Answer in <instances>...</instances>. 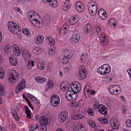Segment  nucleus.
Listing matches in <instances>:
<instances>
[{
	"mask_svg": "<svg viewBox=\"0 0 131 131\" xmlns=\"http://www.w3.org/2000/svg\"><path fill=\"white\" fill-rule=\"evenodd\" d=\"M98 14L99 16L102 20L105 19L107 16V14L105 10L103 8L99 10Z\"/></svg>",
	"mask_w": 131,
	"mask_h": 131,
	"instance_id": "9b49d317",
	"label": "nucleus"
},
{
	"mask_svg": "<svg viewBox=\"0 0 131 131\" xmlns=\"http://www.w3.org/2000/svg\"><path fill=\"white\" fill-rule=\"evenodd\" d=\"M24 57H26L27 58H29L30 57V54L28 51H27L23 53Z\"/></svg>",
	"mask_w": 131,
	"mask_h": 131,
	"instance_id": "79ce46f5",
	"label": "nucleus"
},
{
	"mask_svg": "<svg viewBox=\"0 0 131 131\" xmlns=\"http://www.w3.org/2000/svg\"><path fill=\"white\" fill-rule=\"evenodd\" d=\"M69 58H67V57H65L63 56L61 59V61L63 63L66 64L68 62L69 59Z\"/></svg>",
	"mask_w": 131,
	"mask_h": 131,
	"instance_id": "4c0bfd02",
	"label": "nucleus"
},
{
	"mask_svg": "<svg viewBox=\"0 0 131 131\" xmlns=\"http://www.w3.org/2000/svg\"><path fill=\"white\" fill-rule=\"evenodd\" d=\"M81 56L80 57V58L81 61L85 59L86 56L84 54H82L81 55Z\"/></svg>",
	"mask_w": 131,
	"mask_h": 131,
	"instance_id": "6e6d98bb",
	"label": "nucleus"
},
{
	"mask_svg": "<svg viewBox=\"0 0 131 131\" xmlns=\"http://www.w3.org/2000/svg\"><path fill=\"white\" fill-rule=\"evenodd\" d=\"M8 80L12 83H14L18 79V73L15 70H13L9 75Z\"/></svg>",
	"mask_w": 131,
	"mask_h": 131,
	"instance_id": "1a4fd4ad",
	"label": "nucleus"
},
{
	"mask_svg": "<svg viewBox=\"0 0 131 131\" xmlns=\"http://www.w3.org/2000/svg\"><path fill=\"white\" fill-rule=\"evenodd\" d=\"M18 84H20L21 87L23 88V87H24L26 86V83L24 80H22L19 84L18 83Z\"/></svg>",
	"mask_w": 131,
	"mask_h": 131,
	"instance_id": "8fccbe9b",
	"label": "nucleus"
},
{
	"mask_svg": "<svg viewBox=\"0 0 131 131\" xmlns=\"http://www.w3.org/2000/svg\"><path fill=\"white\" fill-rule=\"evenodd\" d=\"M79 103L78 102H73L71 104V106L72 107H77L79 106Z\"/></svg>",
	"mask_w": 131,
	"mask_h": 131,
	"instance_id": "603ef678",
	"label": "nucleus"
},
{
	"mask_svg": "<svg viewBox=\"0 0 131 131\" xmlns=\"http://www.w3.org/2000/svg\"><path fill=\"white\" fill-rule=\"evenodd\" d=\"M23 33L25 35H28L30 34L29 30L27 28L23 29L22 30Z\"/></svg>",
	"mask_w": 131,
	"mask_h": 131,
	"instance_id": "a19ab883",
	"label": "nucleus"
},
{
	"mask_svg": "<svg viewBox=\"0 0 131 131\" xmlns=\"http://www.w3.org/2000/svg\"><path fill=\"white\" fill-rule=\"evenodd\" d=\"M43 39L44 37L43 36L39 35L36 37L34 41L36 44L39 45L42 42Z\"/></svg>",
	"mask_w": 131,
	"mask_h": 131,
	"instance_id": "f3484780",
	"label": "nucleus"
},
{
	"mask_svg": "<svg viewBox=\"0 0 131 131\" xmlns=\"http://www.w3.org/2000/svg\"><path fill=\"white\" fill-rule=\"evenodd\" d=\"M12 50L14 54L16 56H18L20 54V51L18 46L14 44L12 46Z\"/></svg>",
	"mask_w": 131,
	"mask_h": 131,
	"instance_id": "4468645a",
	"label": "nucleus"
},
{
	"mask_svg": "<svg viewBox=\"0 0 131 131\" xmlns=\"http://www.w3.org/2000/svg\"><path fill=\"white\" fill-rule=\"evenodd\" d=\"M85 67L84 65H81L80 68L79 72H86L85 70Z\"/></svg>",
	"mask_w": 131,
	"mask_h": 131,
	"instance_id": "de8ad7c7",
	"label": "nucleus"
},
{
	"mask_svg": "<svg viewBox=\"0 0 131 131\" xmlns=\"http://www.w3.org/2000/svg\"><path fill=\"white\" fill-rule=\"evenodd\" d=\"M10 64L13 66H15L17 64V60L15 58H14L12 56H10L9 58Z\"/></svg>",
	"mask_w": 131,
	"mask_h": 131,
	"instance_id": "bb28decb",
	"label": "nucleus"
},
{
	"mask_svg": "<svg viewBox=\"0 0 131 131\" xmlns=\"http://www.w3.org/2000/svg\"><path fill=\"white\" fill-rule=\"evenodd\" d=\"M84 31L86 34L88 33L89 31V30H88L86 27L85 26L83 28Z\"/></svg>",
	"mask_w": 131,
	"mask_h": 131,
	"instance_id": "13d9d810",
	"label": "nucleus"
},
{
	"mask_svg": "<svg viewBox=\"0 0 131 131\" xmlns=\"http://www.w3.org/2000/svg\"><path fill=\"white\" fill-rule=\"evenodd\" d=\"M28 16L31 23L34 25L38 27H41V24L38 19V15L36 12L30 10L29 12Z\"/></svg>",
	"mask_w": 131,
	"mask_h": 131,
	"instance_id": "f257e3e1",
	"label": "nucleus"
},
{
	"mask_svg": "<svg viewBox=\"0 0 131 131\" xmlns=\"http://www.w3.org/2000/svg\"><path fill=\"white\" fill-rule=\"evenodd\" d=\"M88 124L91 127L93 128H95L96 126L93 120L89 121Z\"/></svg>",
	"mask_w": 131,
	"mask_h": 131,
	"instance_id": "ea45409f",
	"label": "nucleus"
},
{
	"mask_svg": "<svg viewBox=\"0 0 131 131\" xmlns=\"http://www.w3.org/2000/svg\"><path fill=\"white\" fill-rule=\"evenodd\" d=\"M100 105H98L97 104H95L93 105V107L94 110H96L97 109L98 110H99V106Z\"/></svg>",
	"mask_w": 131,
	"mask_h": 131,
	"instance_id": "4d7b16f0",
	"label": "nucleus"
},
{
	"mask_svg": "<svg viewBox=\"0 0 131 131\" xmlns=\"http://www.w3.org/2000/svg\"><path fill=\"white\" fill-rule=\"evenodd\" d=\"M7 25L9 30L14 34L17 35L20 31L18 25L13 22L9 21Z\"/></svg>",
	"mask_w": 131,
	"mask_h": 131,
	"instance_id": "7ed1b4c3",
	"label": "nucleus"
},
{
	"mask_svg": "<svg viewBox=\"0 0 131 131\" xmlns=\"http://www.w3.org/2000/svg\"><path fill=\"white\" fill-rule=\"evenodd\" d=\"M66 97L68 101L73 102L77 98V94L76 93H73V92L70 91L68 89L66 95Z\"/></svg>",
	"mask_w": 131,
	"mask_h": 131,
	"instance_id": "39448f33",
	"label": "nucleus"
},
{
	"mask_svg": "<svg viewBox=\"0 0 131 131\" xmlns=\"http://www.w3.org/2000/svg\"><path fill=\"white\" fill-rule=\"evenodd\" d=\"M30 64L29 63H28L27 66V68L28 69H30L31 67L30 66Z\"/></svg>",
	"mask_w": 131,
	"mask_h": 131,
	"instance_id": "69168bd1",
	"label": "nucleus"
},
{
	"mask_svg": "<svg viewBox=\"0 0 131 131\" xmlns=\"http://www.w3.org/2000/svg\"><path fill=\"white\" fill-rule=\"evenodd\" d=\"M25 113L26 114L27 117H29V118H31L30 111L29 110V108L27 106H25Z\"/></svg>",
	"mask_w": 131,
	"mask_h": 131,
	"instance_id": "7c9ffc66",
	"label": "nucleus"
},
{
	"mask_svg": "<svg viewBox=\"0 0 131 131\" xmlns=\"http://www.w3.org/2000/svg\"><path fill=\"white\" fill-rule=\"evenodd\" d=\"M67 25V24H64L60 29L59 31V33L60 35H64L67 32L68 26Z\"/></svg>",
	"mask_w": 131,
	"mask_h": 131,
	"instance_id": "a211bd4d",
	"label": "nucleus"
},
{
	"mask_svg": "<svg viewBox=\"0 0 131 131\" xmlns=\"http://www.w3.org/2000/svg\"><path fill=\"white\" fill-rule=\"evenodd\" d=\"M4 52L6 54L10 53L11 51L9 48L8 46H6L4 49Z\"/></svg>",
	"mask_w": 131,
	"mask_h": 131,
	"instance_id": "49530a36",
	"label": "nucleus"
},
{
	"mask_svg": "<svg viewBox=\"0 0 131 131\" xmlns=\"http://www.w3.org/2000/svg\"><path fill=\"white\" fill-rule=\"evenodd\" d=\"M104 34H102L100 37L101 44L103 46H105L108 44V40Z\"/></svg>",
	"mask_w": 131,
	"mask_h": 131,
	"instance_id": "2eb2a0df",
	"label": "nucleus"
},
{
	"mask_svg": "<svg viewBox=\"0 0 131 131\" xmlns=\"http://www.w3.org/2000/svg\"><path fill=\"white\" fill-rule=\"evenodd\" d=\"M82 3L81 2H77L76 4L75 7L77 10L79 12H81L82 11V9L81 8Z\"/></svg>",
	"mask_w": 131,
	"mask_h": 131,
	"instance_id": "cd10ccee",
	"label": "nucleus"
},
{
	"mask_svg": "<svg viewBox=\"0 0 131 131\" xmlns=\"http://www.w3.org/2000/svg\"><path fill=\"white\" fill-rule=\"evenodd\" d=\"M111 70L110 66L105 64L100 67L97 70V72L102 75H105L109 73Z\"/></svg>",
	"mask_w": 131,
	"mask_h": 131,
	"instance_id": "f03ea898",
	"label": "nucleus"
},
{
	"mask_svg": "<svg viewBox=\"0 0 131 131\" xmlns=\"http://www.w3.org/2000/svg\"><path fill=\"white\" fill-rule=\"evenodd\" d=\"M87 112L88 114L90 116H92L94 115V110L91 108H89L87 110Z\"/></svg>",
	"mask_w": 131,
	"mask_h": 131,
	"instance_id": "c03bdc74",
	"label": "nucleus"
},
{
	"mask_svg": "<svg viewBox=\"0 0 131 131\" xmlns=\"http://www.w3.org/2000/svg\"><path fill=\"white\" fill-rule=\"evenodd\" d=\"M115 20L114 19H111L109 20V23H110V25L112 23H115Z\"/></svg>",
	"mask_w": 131,
	"mask_h": 131,
	"instance_id": "bf43d9fd",
	"label": "nucleus"
},
{
	"mask_svg": "<svg viewBox=\"0 0 131 131\" xmlns=\"http://www.w3.org/2000/svg\"><path fill=\"white\" fill-rule=\"evenodd\" d=\"M23 89L21 87L20 84L19 85V84H18L15 90L16 93H18L20 92H21Z\"/></svg>",
	"mask_w": 131,
	"mask_h": 131,
	"instance_id": "c9c22d12",
	"label": "nucleus"
},
{
	"mask_svg": "<svg viewBox=\"0 0 131 131\" xmlns=\"http://www.w3.org/2000/svg\"><path fill=\"white\" fill-rule=\"evenodd\" d=\"M69 85V83L67 81L63 82L60 85V89L63 91H64L67 89Z\"/></svg>",
	"mask_w": 131,
	"mask_h": 131,
	"instance_id": "dca6fc26",
	"label": "nucleus"
},
{
	"mask_svg": "<svg viewBox=\"0 0 131 131\" xmlns=\"http://www.w3.org/2000/svg\"><path fill=\"white\" fill-rule=\"evenodd\" d=\"M108 90L111 94L113 95L117 94L121 92V88L117 85H113L110 86Z\"/></svg>",
	"mask_w": 131,
	"mask_h": 131,
	"instance_id": "423d86ee",
	"label": "nucleus"
},
{
	"mask_svg": "<svg viewBox=\"0 0 131 131\" xmlns=\"http://www.w3.org/2000/svg\"><path fill=\"white\" fill-rule=\"evenodd\" d=\"M49 4L52 7H55L58 5V3L56 0H50Z\"/></svg>",
	"mask_w": 131,
	"mask_h": 131,
	"instance_id": "c756f323",
	"label": "nucleus"
},
{
	"mask_svg": "<svg viewBox=\"0 0 131 131\" xmlns=\"http://www.w3.org/2000/svg\"><path fill=\"white\" fill-rule=\"evenodd\" d=\"M101 30V29L99 26H97L96 27V31L97 33L99 32Z\"/></svg>",
	"mask_w": 131,
	"mask_h": 131,
	"instance_id": "052dcab7",
	"label": "nucleus"
},
{
	"mask_svg": "<svg viewBox=\"0 0 131 131\" xmlns=\"http://www.w3.org/2000/svg\"><path fill=\"white\" fill-rule=\"evenodd\" d=\"M54 86L53 83L51 81H49L47 83V87L49 89H50Z\"/></svg>",
	"mask_w": 131,
	"mask_h": 131,
	"instance_id": "37998d69",
	"label": "nucleus"
},
{
	"mask_svg": "<svg viewBox=\"0 0 131 131\" xmlns=\"http://www.w3.org/2000/svg\"><path fill=\"white\" fill-rule=\"evenodd\" d=\"M86 128L84 126L80 124L77 127L75 126L73 129V131H86Z\"/></svg>",
	"mask_w": 131,
	"mask_h": 131,
	"instance_id": "5701e85b",
	"label": "nucleus"
},
{
	"mask_svg": "<svg viewBox=\"0 0 131 131\" xmlns=\"http://www.w3.org/2000/svg\"><path fill=\"white\" fill-rule=\"evenodd\" d=\"M55 51V48H50L49 49L48 54L50 56H52L54 54Z\"/></svg>",
	"mask_w": 131,
	"mask_h": 131,
	"instance_id": "e433bc0d",
	"label": "nucleus"
},
{
	"mask_svg": "<svg viewBox=\"0 0 131 131\" xmlns=\"http://www.w3.org/2000/svg\"><path fill=\"white\" fill-rule=\"evenodd\" d=\"M80 85L79 83L77 81H73L71 85L70 89H68L69 90L73 92V93H76L80 92L81 90L79 88Z\"/></svg>",
	"mask_w": 131,
	"mask_h": 131,
	"instance_id": "0eeeda50",
	"label": "nucleus"
},
{
	"mask_svg": "<svg viewBox=\"0 0 131 131\" xmlns=\"http://www.w3.org/2000/svg\"><path fill=\"white\" fill-rule=\"evenodd\" d=\"M82 114L81 112L80 113H78L77 115H74V116L72 117V119L74 120H77L84 118V117Z\"/></svg>",
	"mask_w": 131,
	"mask_h": 131,
	"instance_id": "a878e982",
	"label": "nucleus"
},
{
	"mask_svg": "<svg viewBox=\"0 0 131 131\" xmlns=\"http://www.w3.org/2000/svg\"><path fill=\"white\" fill-rule=\"evenodd\" d=\"M98 111L102 115H106L107 114V110L106 107L102 104L99 106Z\"/></svg>",
	"mask_w": 131,
	"mask_h": 131,
	"instance_id": "f8f14e48",
	"label": "nucleus"
},
{
	"mask_svg": "<svg viewBox=\"0 0 131 131\" xmlns=\"http://www.w3.org/2000/svg\"><path fill=\"white\" fill-rule=\"evenodd\" d=\"M32 101H33L34 103L36 105L38 104L39 103L38 100L36 99V97H34L32 99Z\"/></svg>",
	"mask_w": 131,
	"mask_h": 131,
	"instance_id": "864d4df0",
	"label": "nucleus"
},
{
	"mask_svg": "<svg viewBox=\"0 0 131 131\" xmlns=\"http://www.w3.org/2000/svg\"><path fill=\"white\" fill-rule=\"evenodd\" d=\"M111 126L113 129L117 130L118 128V125L117 121L115 119H112L110 121Z\"/></svg>",
	"mask_w": 131,
	"mask_h": 131,
	"instance_id": "ddd939ff",
	"label": "nucleus"
},
{
	"mask_svg": "<svg viewBox=\"0 0 131 131\" xmlns=\"http://www.w3.org/2000/svg\"><path fill=\"white\" fill-rule=\"evenodd\" d=\"M10 112L15 120L17 121H19V118L15 109L14 108H12L10 110Z\"/></svg>",
	"mask_w": 131,
	"mask_h": 131,
	"instance_id": "412c9836",
	"label": "nucleus"
},
{
	"mask_svg": "<svg viewBox=\"0 0 131 131\" xmlns=\"http://www.w3.org/2000/svg\"><path fill=\"white\" fill-rule=\"evenodd\" d=\"M17 10L20 14L22 13V12L21 9L18 7L17 8Z\"/></svg>",
	"mask_w": 131,
	"mask_h": 131,
	"instance_id": "338daca9",
	"label": "nucleus"
},
{
	"mask_svg": "<svg viewBox=\"0 0 131 131\" xmlns=\"http://www.w3.org/2000/svg\"><path fill=\"white\" fill-rule=\"evenodd\" d=\"M68 116V113L66 111L64 110L60 113L59 115L58 120L60 123L64 122Z\"/></svg>",
	"mask_w": 131,
	"mask_h": 131,
	"instance_id": "9d476101",
	"label": "nucleus"
},
{
	"mask_svg": "<svg viewBox=\"0 0 131 131\" xmlns=\"http://www.w3.org/2000/svg\"><path fill=\"white\" fill-rule=\"evenodd\" d=\"M89 13L92 16L95 15L97 11V6L96 3L93 1H91L88 3V5Z\"/></svg>",
	"mask_w": 131,
	"mask_h": 131,
	"instance_id": "20e7f679",
	"label": "nucleus"
},
{
	"mask_svg": "<svg viewBox=\"0 0 131 131\" xmlns=\"http://www.w3.org/2000/svg\"><path fill=\"white\" fill-rule=\"evenodd\" d=\"M37 65V68L40 70H42L44 68L45 65L42 62H38Z\"/></svg>",
	"mask_w": 131,
	"mask_h": 131,
	"instance_id": "473e14b6",
	"label": "nucleus"
},
{
	"mask_svg": "<svg viewBox=\"0 0 131 131\" xmlns=\"http://www.w3.org/2000/svg\"><path fill=\"white\" fill-rule=\"evenodd\" d=\"M79 77H81V78L83 79L85 78L86 75V72H79Z\"/></svg>",
	"mask_w": 131,
	"mask_h": 131,
	"instance_id": "58836bf2",
	"label": "nucleus"
},
{
	"mask_svg": "<svg viewBox=\"0 0 131 131\" xmlns=\"http://www.w3.org/2000/svg\"><path fill=\"white\" fill-rule=\"evenodd\" d=\"M47 40L49 42V45L51 46H54L55 44V41L53 38L50 36H48L47 38Z\"/></svg>",
	"mask_w": 131,
	"mask_h": 131,
	"instance_id": "393cba45",
	"label": "nucleus"
},
{
	"mask_svg": "<svg viewBox=\"0 0 131 131\" xmlns=\"http://www.w3.org/2000/svg\"><path fill=\"white\" fill-rule=\"evenodd\" d=\"M64 5H63L62 9L64 11H67L68 10L70 7V4L68 3H66L64 2Z\"/></svg>",
	"mask_w": 131,
	"mask_h": 131,
	"instance_id": "f704fd0d",
	"label": "nucleus"
},
{
	"mask_svg": "<svg viewBox=\"0 0 131 131\" xmlns=\"http://www.w3.org/2000/svg\"><path fill=\"white\" fill-rule=\"evenodd\" d=\"M27 96L30 99L32 100V99L34 98V97H32V96L31 95V94H30L28 93L27 94ZM32 96H33V95H32Z\"/></svg>",
	"mask_w": 131,
	"mask_h": 131,
	"instance_id": "e2e57ef3",
	"label": "nucleus"
},
{
	"mask_svg": "<svg viewBox=\"0 0 131 131\" xmlns=\"http://www.w3.org/2000/svg\"><path fill=\"white\" fill-rule=\"evenodd\" d=\"M50 102L53 106H57L60 103V99L58 96L56 94L52 95L51 98Z\"/></svg>",
	"mask_w": 131,
	"mask_h": 131,
	"instance_id": "6e6552de",
	"label": "nucleus"
},
{
	"mask_svg": "<svg viewBox=\"0 0 131 131\" xmlns=\"http://www.w3.org/2000/svg\"><path fill=\"white\" fill-rule=\"evenodd\" d=\"M35 80L36 82L39 84H42L46 81V79L44 77L38 76L36 77Z\"/></svg>",
	"mask_w": 131,
	"mask_h": 131,
	"instance_id": "aec40b11",
	"label": "nucleus"
},
{
	"mask_svg": "<svg viewBox=\"0 0 131 131\" xmlns=\"http://www.w3.org/2000/svg\"><path fill=\"white\" fill-rule=\"evenodd\" d=\"M50 0H42V1L43 2L45 3H49Z\"/></svg>",
	"mask_w": 131,
	"mask_h": 131,
	"instance_id": "774afa93",
	"label": "nucleus"
},
{
	"mask_svg": "<svg viewBox=\"0 0 131 131\" xmlns=\"http://www.w3.org/2000/svg\"><path fill=\"white\" fill-rule=\"evenodd\" d=\"M5 72L3 71H0V79H2L4 78Z\"/></svg>",
	"mask_w": 131,
	"mask_h": 131,
	"instance_id": "3c124183",
	"label": "nucleus"
},
{
	"mask_svg": "<svg viewBox=\"0 0 131 131\" xmlns=\"http://www.w3.org/2000/svg\"><path fill=\"white\" fill-rule=\"evenodd\" d=\"M63 54L65 57L70 58L72 57L73 53L71 51L66 49L64 50L63 52Z\"/></svg>",
	"mask_w": 131,
	"mask_h": 131,
	"instance_id": "4be33fe9",
	"label": "nucleus"
},
{
	"mask_svg": "<svg viewBox=\"0 0 131 131\" xmlns=\"http://www.w3.org/2000/svg\"><path fill=\"white\" fill-rule=\"evenodd\" d=\"M77 21L75 16H72L69 20V23L70 24L73 25L77 22Z\"/></svg>",
	"mask_w": 131,
	"mask_h": 131,
	"instance_id": "c85d7f7f",
	"label": "nucleus"
},
{
	"mask_svg": "<svg viewBox=\"0 0 131 131\" xmlns=\"http://www.w3.org/2000/svg\"><path fill=\"white\" fill-rule=\"evenodd\" d=\"M38 126L37 124L33 125L31 127V129H30V131H34L38 129Z\"/></svg>",
	"mask_w": 131,
	"mask_h": 131,
	"instance_id": "a18cd8bd",
	"label": "nucleus"
},
{
	"mask_svg": "<svg viewBox=\"0 0 131 131\" xmlns=\"http://www.w3.org/2000/svg\"><path fill=\"white\" fill-rule=\"evenodd\" d=\"M3 61V58L2 56L0 55V64L2 63V62Z\"/></svg>",
	"mask_w": 131,
	"mask_h": 131,
	"instance_id": "0e129e2a",
	"label": "nucleus"
},
{
	"mask_svg": "<svg viewBox=\"0 0 131 131\" xmlns=\"http://www.w3.org/2000/svg\"><path fill=\"white\" fill-rule=\"evenodd\" d=\"M85 26L86 27L87 29H88V30H89L90 31L91 28V25L89 23L87 24Z\"/></svg>",
	"mask_w": 131,
	"mask_h": 131,
	"instance_id": "5fc2aeb1",
	"label": "nucleus"
},
{
	"mask_svg": "<svg viewBox=\"0 0 131 131\" xmlns=\"http://www.w3.org/2000/svg\"><path fill=\"white\" fill-rule=\"evenodd\" d=\"M126 125L127 126L130 128L131 126V121L129 119L127 120L126 121Z\"/></svg>",
	"mask_w": 131,
	"mask_h": 131,
	"instance_id": "09e8293b",
	"label": "nucleus"
},
{
	"mask_svg": "<svg viewBox=\"0 0 131 131\" xmlns=\"http://www.w3.org/2000/svg\"><path fill=\"white\" fill-rule=\"evenodd\" d=\"M80 36L78 33H74L72 39V41L74 43H75L78 42L80 39Z\"/></svg>",
	"mask_w": 131,
	"mask_h": 131,
	"instance_id": "b1692460",
	"label": "nucleus"
},
{
	"mask_svg": "<svg viewBox=\"0 0 131 131\" xmlns=\"http://www.w3.org/2000/svg\"><path fill=\"white\" fill-rule=\"evenodd\" d=\"M39 123L41 125V126H46L48 123V121L47 118L43 116L40 118L39 119Z\"/></svg>",
	"mask_w": 131,
	"mask_h": 131,
	"instance_id": "6ab92c4d",
	"label": "nucleus"
},
{
	"mask_svg": "<svg viewBox=\"0 0 131 131\" xmlns=\"http://www.w3.org/2000/svg\"><path fill=\"white\" fill-rule=\"evenodd\" d=\"M41 52V50L38 48H35L33 49V52L35 55L39 54Z\"/></svg>",
	"mask_w": 131,
	"mask_h": 131,
	"instance_id": "72a5a7b5",
	"label": "nucleus"
},
{
	"mask_svg": "<svg viewBox=\"0 0 131 131\" xmlns=\"http://www.w3.org/2000/svg\"><path fill=\"white\" fill-rule=\"evenodd\" d=\"M23 96L24 99H25V100L27 102H28L29 101V100L28 99L27 97L24 94H23Z\"/></svg>",
	"mask_w": 131,
	"mask_h": 131,
	"instance_id": "680f3d73",
	"label": "nucleus"
},
{
	"mask_svg": "<svg viewBox=\"0 0 131 131\" xmlns=\"http://www.w3.org/2000/svg\"><path fill=\"white\" fill-rule=\"evenodd\" d=\"M98 121L100 123L103 124H107L108 123V121L106 118H100L98 119Z\"/></svg>",
	"mask_w": 131,
	"mask_h": 131,
	"instance_id": "2f4dec72",
	"label": "nucleus"
}]
</instances>
